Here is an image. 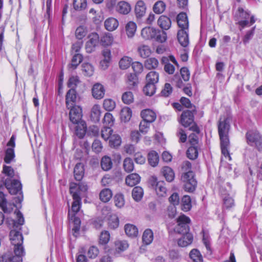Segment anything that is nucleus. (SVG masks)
Here are the masks:
<instances>
[{
    "label": "nucleus",
    "mask_w": 262,
    "mask_h": 262,
    "mask_svg": "<svg viewBox=\"0 0 262 262\" xmlns=\"http://www.w3.org/2000/svg\"><path fill=\"white\" fill-rule=\"evenodd\" d=\"M77 186L71 185L70 188V193L72 194L74 201L72 203L71 210L69 211V217L71 220L75 217V214L79 211L81 206V199L79 192L76 191Z\"/></svg>",
    "instance_id": "nucleus-5"
},
{
    "label": "nucleus",
    "mask_w": 262,
    "mask_h": 262,
    "mask_svg": "<svg viewBox=\"0 0 262 262\" xmlns=\"http://www.w3.org/2000/svg\"><path fill=\"white\" fill-rule=\"evenodd\" d=\"M88 39L85 44V49L87 52L91 53L98 43L99 37L97 33H92L88 36Z\"/></svg>",
    "instance_id": "nucleus-10"
},
{
    "label": "nucleus",
    "mask_w": 262,
    "mask_h": 262,
    "mask_svg": "<svg viewBox=\"0 0 262 262\" xmlns=\"http://www.w3.org/2000/svg\"><path fill=\"white\" fill-rule=\"evenodd\" d=\"M127 83L129 89H133L137 86L138 78L136 74L129 73L127 75Z\"/></svg>",
    "instance_id": "nucleus-29"
},
{
    "label": "nucleus",
    "mask_w": 262,
    "mask_h": 262,
    "mask_svg": "<svg viewBox=\"0 0 262 262\" xmlns=\"http://www.w3.org/2000/svg\"><path fill=\"white\" fill-rule=\"evenodd\" d=\"M131 6L130 4L125 1L119 2L116 6V11L122 14L126 15L130 12Z\"/></svg>",
    "instance_id": "nucleus-20"
},
{
    "label": "nucleus",
    "mask_w": 262,
    "mask_h": 262,
    "mask_svg": "<svg viewBox=\"0 0 262 262\" xmlns=\"http://www.w3.org/2000/svg\"><path fill=\"white\" fill-rule=\"evenodd\" d=\"M109 139V145L111 147H117L119 146L121 143V137L118 135H112Z\"/></svg>",
    "instance_id": "nucleus-49"
},
{
    "label": "nucleus",
    "mask_w": 262,
    "mask_h": 262,
    "mask_svg": "<svg viewBox=\"0 0 262 262\" xmlns=\"http://www.w3.org/2000/svg\"><path fill=\"white\" fill-rule=\"evenodd\" d=\"M193 112V111L187 110L182 113L181 116L180 123L183 126L188 127L193 123L194 116Z\"/></svg>",
    "instance_id": "nucleus-11"
},
{
    "label": "nucleus",
    "mask_w": 262,
    "mask_h": 262,
    "mask_svg": "<svg viewBox=\"0 0 262 262\" xmlns=\"http://www.w3.org/2000/svg\"><path fill=\"white\" fill-rule=\"evenodd\" d=\"M118 20L114 17H110L104 21V27L109 31L115 30L118 27Z\"/></svg>",
    "instance_id": "nucleus-25"
},
{
    "label": "nucleus",
    "mask_w": 262,
    "mask_h": 262,
    "mask_svg": "<svg viewBox=\"0 0 262 262\" xmlns=\"http://www.w3.org/2000/svg\"><path fill=\"white\" fill-rule=\"evenodd\" d=\"M166 8L165 4L161 1L157 2L154 5L153 11L156 14H161L164 12Z\"/></svg>",
    "instance_id": "nucleus-54"
},
{
    "label": "nucleus",
    "mask_w": 262,
    "mask_h": 262,
    "mask_svg": "<svg viewBox=\"0 0 262 262\" xmlns=\"http://www.w3.org/2000/svg\"><path fill=\"white\" fill-rule=\"evenodd\" d=\"M235 18L240 30L252 25L255 22L254 16L251 15L248 11H245L242 8H238L235 14Z\"/></svg>",
    "instance_id": "nucleus-4"
},
{
    "label": "nucleus",
    "mask_w": 262,
    "mask_h": 262,
    "mask_svg": "<svg viewBox=\"0 0 262 262\" xmlns=\"http://www.w3.org/2000/svg\"><path fill=\"white\" fill-rule=\"evenodd\" d=\"M4 184L11 194H15L21 190V184L17 180L7 178L4 181Z\"/></svg>",
    "instance_id": "nucleus-8"
},
{
    "label": "nucleus",
    "mask_w": 262,
    "mask_h": 262,
    "mask_svg": "<svg viewBox=\"0 0 262 262\" xmlns=\"http://www.w3.org/2000/svg\"><path fill=\"white\" fill-rule=\"evenodd\" d=\"M191 164L189 161L183 163L182 168L186 171L182 175L181 180L184 183V189L187 192H193L197 185V181L194 178V173L190 170Z\"/></svg>",
    "instance_id": "nucleus-2"
},
{
    "label": "nucleus",
    "mask_w": 262,
    "mask_h": 262,
    "mask_svg": "<svg viewBox=\"0 0 262 262\" xmlns=\"http://www.w3.org/2000/svg\"><path fill=\"white\" fill-rule=\"evenodd\" d=\"M230 119L229 117L221 118L218 124V132L221 141L222 154L225 158H228L229 161L231 160V157L228 151L229 145L228 134L230 128Z\"/></svg>",
    "instance_id": "nucleus-1"
},
{
    "label": "nucleus",
    "mask_w": 262,
    "mask_h": 262,
    "mask_svg": "<svg viewBox=\"0 0 262 262\" xmlns=\"http://www.w3.org/2000/svg\"><path fill=\"white\" fill-rule=\"evenodd\" d=\"M92 91L93 97L96 99H100L104 97L105 91L103 85L100 83L95 84Z\"/></svg>",
    "instance_id": "nucleus-19"
},
{
    "label": "nucleus",
    "mask_w": 262,
    "mask_h": 262,
    "mask_svg": "<svg viewBox=\"0 0 262 262\" xmlns=\"http://www.w3.org/2000/svg\"><path fill=\"white\" fill-rule=\"evenodd\" d=\"M8 147L5 151V156L4 157V161L7 164L10 163L13 161L15 158L14 147L15 146V137L12 135L7 144Z\"/></svg>",
    "instance_id": "nucleus-7"
},
{
    "label": "nucleus",
    "mask_w": 262,
    "mask_h": 262,
    "mask_svg": "<svg viewBox=\"0 0 262 262\" xmlns=\"http://www.w3.org/2000/svg\"><path fill=\"white\" fill-rule=\"evenodd\" d=\"M147 160L150 165L152 167H156L158 164L159 161L158 154L154 150L149 151L148 154Z\"/></svg>",
    "instance_id": "nucleus-28"
},
{
    "label": "nucleus",
    "mask_w": 262,
    "mask_h": 262,
    "mask_svg": "<svg viewBox=\"0 0 262 262\" xmlns=\"http://www.w3.org/2000/svg\"><path fill=\"white\" fill-rule=\"evenodd\" d=\"M151 184L154 187L157 195L159 196H164L166 195L167 189L164 181L158 182L156 178H153Z\"/></svg>",
    "instance_id": "nucleus-12"
},
{
    "label": "nucleus",
    "mask_w": 262,
    "mask_h": 262,
    "mask_svg": "<svg viewBox=\"0 0 262 262\" xmlns=\"http://www.w3.org/2000/svg\"><path fill=\"white\" fill-rule=\"evenodd\" d=\"M123 168L124 170L127 172H130L134 170V164L132 159L126 158L124 160Z\"/></svg>",
    "instance_id": "nucleus-55"
},
{
    "label": "nucleus",
    "mask_w": 262,
    "mask_h": 262,
    "mask_svg": "<svg viewBox=\"0 0 262 262\" xmlns=\"http://www.w3.org/2000/svg\"><path fill=\"white\" fill-rule=\"evenodd\" d=\"M113 129L110 127H104L101 132V137L104 140H107L112 135Z\"/></svg>",
    "instance_id": "nucleus-61"
},
{
    "label": "nucleus",
    "mask_w": 262,
    "mask_h": 262,
    "mask_svg": "<svg viewBox=\"0 0 262 262\" xmlns=\"http://www.w3.org/2000/svg\"><path fill=\"white\" fill-rule=\"evenodd\" d=\"M183 236L178 241V244L182 247H187L190 245L193 241V236L191 233L183 234Z\"/></svg>",
    "instance_id": "nucleus-24"
},
{
    "label": "nucleus",
    "mask_w": 262,
    "mask_h": 262,
    "mask_svg": "<svg viewBox=\"0 0 262 262\" xmlns=\"http://www.w3.org/2000/svg\"><path fill=\"white\" fill-rule=\"evenodd\" d=\"M137 52L139 56L143 58L149 57L151 54L150 47L146 45L142 44L138 46Z\"/></svg>",
    "instance_id": "nucleus-23"
},
{
    "label": "nucleus",
    "mask_w": 262,
    "mask_h": 262,
    "mask_svg": "<svg viewBox=\"0 0 262 262\" xmlns=\"http://www.w3.org/2000/svg\"><path fill=\"white\" fill-rule=\"evenodd\" d=\"M190 129L194 132L188 136L189 142L191 146H196L199 147V137L198 135L200 133L199 129L196 125L193 124L190 127Z\"/></svg>",
    "instance_id": "nucleus-13"
},
{
    "label": "nucleus",
    "mask_w": 262,
    "mask_h": 262,
    "mask_svg": "<svg viewBox=\"0 0 262 262\" xmlns=\"http://www.w3.org/2000/svg\"><path fill=\"white\" fill-rule=\"evenodd\" d=\"M158 24L162 29L167 30L171 27V22L169 17L165 15H161L158 20Z\"/></svg>",
    "instance_id": "nucleus-26"
},
{
    "label": "nucleus",
    "mask_w": 262,
    "mask_h": 262,
    "mask_svg": "<svg viewBox=\"0 0 262 262\" xmlns=\"http://www.w3.org/2000/svg\"><path fill=\"white\" fill-rule=\"evenodd\" d=\"M141 35L145 40L154 39L157 41L161 43L165 42L167 39V34L165 32L150 27L142 29Z\"/></svg>",
    "instance_id": "nucleus-3"
},
{
    "label": "nucleus",
    "mask_w": 262,
    "mask_h": 262,
    "mask_svg": "<svg viewBox=\"0 0 262 262\" xmlns=\"http://www.w3.org/2000/svg\"><path fill=\"white\" fill-rule=\"evenodd\" d=\"M156 85L152 83L147 82L143 89L144 93L147 96H152L156 92Z\"/></svg>",
    "instance_id": "nucleus-52"
},
{
    "label": "nucleus",
    "mask_w": 262,
    "mask_h": 262,
    "mask_svg": "<svg viewBox=\"0 0 262 262\" xmlns=\"http://www.w3.org/2000/svg\"><path fill=\"white\" fill-rule=\"evenodd\" d=\"M191 207V199L189 196L184 195L182 199V209L184 211H187Z\"/></svg>",
    "instance_id": "nucleus-53"
},
{
    "label": "nucleus",
    "mask_w": 262,
    "mask_h": 262,
    "mask_svg": "<svg viewBox=\"0 0 262 262\" xmlns=\"http://www.w3.org/2000/svg\"><path fill=\"white\" fill-rule=\"evenodd\" d=\"M132 116V112L128 107H123L120 113V118L122 121L128 122L130 120Z\"/></svg>",
    "instance_id": "nucleus-37"
},
{
    "label": "nucleus",
    "mask_w": 262,
    "mask_h": 262,
    "mask_svg": "<svg viewBox=\"0 0 262 262\" xmlns=\"http://www.w3.org/2000/svg\"><path fill=\"white\" fill-rule=\"evenodd\" d=\"M132 62V59L128 56L123 57L119 61V67L122 70L128 69Z\"/></svg>",
    "instance_id": "nucleus-48"
},
{
    "label": "nucleus",
    "mask_w": 262,
    "mask_h": 262,
    "mask_svg": "<svg viewBox=\"0 0 262 262\" xmlns=\"http://www.w3.org/2000/svg\"><path fill=\"white\" fill-rule=\"evenodd\" d=\"M143 195V190L139 186L135 187L132 190V196L136 201H140Z\"/></svg>",
    "instance_id": "nucleus-47"
},
{
    "label": "nucleus",
    "mask_w": 262,
    "mask_h": 262,
    "mask_svg": "<svg viewBox=\"0 0 262 262\" xmlns=\"http://www.w3.org/2000/svg\"><path fill=\"white\" fill-rule=\"evenodd\" d=\"M159 64L158 60L155 58H150L145 62V67L148 69L156 68Z\"/></svg>",
    "instance_id": "nucleus-58"
},
{
    "label": "nucleus",
    "mask_w": 262,
    "mask_h": 262,
    "mask_svg": "<svg viewBox=\"0 0 262 262\" xmlns=\"http://www.w3.org/2000/svg\"><path fill=\"white\" fill-rule=\"evenodd\" d=\"M188 30L180 29L177 33V37L179 43L184 47L189 44Z\"/></svg>",
    "instance_id": "nucleus-16"
},
{
    "label": "nucleus",
    "mask_w": 262,
    "mask_h": 262,
    "mask_svg": "<svg viewBox=\"0 0 262 262\" xmlns=\"http://www.w3.org/2000/svg\"><path fill=\"white\" fill-rule=\"evenodd\" d=\"M74 177L76 180L80 181L84 174V169L81 163H78L76 165L74 169Z\"/></svg>",
    "instance_id": "nucleus-36"
},
{
    "label": "nucleus",
    "mask_w": 262,
    "mask_h": 262,
    "mask_svg": "<svg viewBox=\"0 0 262 262\" xmlns=\"http://www.w3.org/2000/svg\"><path fill=\"white\" fill-rule=\"evenodd\" d=\"M247 139L249 143H256L261 140V136L259 133L257 132H249L246 135Z\"/></svg>",
    "instance_id": "nucleus-34"
},
{
    "label": "nucleus",
    "mask_w": 262,
    "mask_h": 262,
    "mask_svg": "<svg viewBox=\"0 0 262 262\" xmlns=\"http://www.w3.org/2000/svg\"><path fill=\"white\" fill-rule=\"evenodd\" d=\"M110 235L107 231L104 230L102 231L99 236V243L102 245H105L110 241Z\"/></svg>",
    "instance_id": "nucleus-57"
},
{
    "label": "nucleus",
    "mask_w": 262,
    "mask_h": 262,
    "mask_svg": "<svg viewBox=\"0 0 262 262\" xmlns=\"http://www.w3.org/2000/svg\"><path fill=\"white\" fill-rule=\"evenodd\" d=\"M119 224V219L117 215L111 214L108 219V225L112 229L117 228Z\"/></svg>",
    "instance_id": "nucleus-51"
},
{
    "label": "nucleus",
    "mask_w": 262,
    "mask_h": 262,
    "mask_svg": "<svg viewBox=\"0 0 262 262\" xmlns=\"http://www.w3.org/2000/svg\"><path fill=\"white\" fill-rule=\"evenodd\" d=\"M190 219L185 215H181L177 219L178 224L175 228V231L180 234H186L190 233L189 224Z\"/></svg>",
    "instance_id": "nucleus-6"
},
{
    "label": "nucleus",
    "mask_w": 262,
    "mask_h": 262,
    "mask_svg": "<svg viewBox=\"0 0 262 262\" xmlns=\"http://www.w3.org/2000/svg\"><path fill=\"white\" fill-rule=\"evenodd\" d=\"M103 105L105 110L112 111L115 108L116 103L113 100L107 99L104 100Z\"/></svg>",
    "instance_id": "nucleus-62"
},
{
    "label": "nucleus",
    "mask_w": 262,
    "mask_h": 262,
    "mask_svg": "<svg viewBox=\"0 0 262 262\" xmlns=\"http://www.w3.org/2000/svg\"><path fill=\"white\" fill-rule=\"evenodd\" d=\"M10 239L12 244L14 246L22 244L23 237L22 234L18 231L12 230L10 232Z\"/></svg>",
    "instance_id": "nucleus-18"
},
{
    "label": "nucleus",
    "mask_w": 262,
    "mask_h": 262,
    "mask_svg": "<svg viewBox=\"0 0 262 262\" xmlns=\"http://www.w3.org/2000/svg\"><path fill=\"white\" fill-rule=\"evenodd\" d=\"M113 163L111 158L108 156L102 157L101 161V166L103 170H109L112 167Z\"/></svg>",
    "instance_id": "nucleus-42"
},
{
    "label": "nucleus",
    "mask_w": 262,
    "mask_h": 262,
    "mask_svg": "<svg viewBox=\"0 0 262 262\" xmlns=\"http://www.w3.org/2000/svg\"><path fill=\"white\" fill-rule=\"evenodd\" d=\"M100 199L103 202H107L112 197V193L110 189H104L99 194Z\"/></svg>",
    "instance_id": "nucleus-44"
},
{
    "label": "nucleus",
    "mask_w": 262,
    "mask_h": 262,
    "mask_svg": "<svg viewBox=\"0 0 262 262\" xmlns=\"http://www.w3.org/2000/svg\"><path fill=\"white\" fill-rule=\"evenodd\" d=\"M77 98L76 92L74 89H70L67 93L66 96V103L67 107L70 109L75 106Z\"/></svg>",
    "instance_id": "nucleus-14"
},
{
    "label": "nucleus",
    "mask_w": 262,
    "mask_h": 262,
    "mask_svg": "<svg viewBox=\"0 0 262 262\" xmlns=\"http://www.w3.org/2000/svg\"><path fill=\"white\" fill-rule=\"evenodd\" d=\"M81 84V81L78 76H72L69 78L67 85L70 89H74V90H75V89Z\"/></svg>",
    "instance_id": "nucleus-39"
},
{
    "label": "nucleus",
    "mask_w": 262,
    "mask_h": 262,
    "mask_svg": "<svg viewBox=\"0 0 262 262\" xmlns=\"http://www.w3.org/2000/svg\"><path fill=\"white\" fill-rule=\"evenodd\" d=\"M140 181V177L137 173H134L127 176L125 179L126 184L130 187L137 184Z\"/></svg>",
    "instance_id": "nucleus-27"
},
{
    "label": "nucleus",
    "mask_w": 262,
    "mask_h": 262,
    "mask_svg": "<svg viewBox=\"0 0 262 262\" xmlns=\"http://www.w3.org/2000/svg\"><path fill=\"white\" fill-rule=\"evenodd\" d=\"M140 115L143 120L149 123L154 122L157 118L156 113L150 109H145L142 111Z\"/></svg>",
    "instance_id": "nucleus-17"
},
{
    "label": "nucleus",
    "mask_w": 262,
    "mask_h": 262,
    "mask_svg": "<svg viewBox=\"0 0 262 262\" xmlns=\"http://www.w3.org/2000/svg\"><path fill=\"white\" fill-rule=\"evenodd\" d=\"M190 257L194 262H203V257L197 249H193L190 251Z\"/></svg>",
    "instance_id": "nucleus-56"
},
{
    "label": "nucleus",
    "mask_w": 262,
    "mask_h": 262,
    "mask_svg": "<svg viewBox=\"0 0 262 262\" xmlns=\"http://www.w3.org/2000/svg\"><path fill=\"white\" fill-rule=\"evenodd\" d=\"M177 23L181 29L188 30V20L185 13H180L177 16Z\"/></svg>",
    "instance_id": "nucleus-21"
},
{
    "label": "nucleus",
    "mask_w": 262,
    "mask_h": 262,
    "mask_svg": "<svg viewBox=\"0 0 262 262\" xmlns=\"http://www.w3.org/2000/svg\"><path fill=\"white\" fill-rule=\"evenodd\" d=\"M82 71L84 75L91 76L94 73V68L91 64L88 62H84L82 64Z\"/></svg>",
    "instance_id": "nucleus-45"
},
{
    "label": "nucleus",
    "mask_w": 262,
    "mask_h": 262,
    "mask_svg": "<svg viewBox=\"0 0 262 262\" xmlns=\"http://www.w3.org/2000/svg\"><path fill=\"white\" fill-rule=\"evenodd\" d=\"M87 30L83 26H79L75 31V36L78 39H81L85 37L87 34Z\"/></svg>",
    "instance_id": "nucleus-59"
},
{
    "label": "nucleus",
    "mask_w": 262,
    "mask_h": 262,
    "mask_svg": "<svg viewBox=\"0 0 262 262\" xmlns=\"http://www.w3.org/2000/svg\"><path fill=\"white\" fill-rule=\"evenodd\" d=\"M3 172L11 179L14 176L17 177V174L15 173L14 169L11 166L4 165Z\"/></svg>",
    "instance_id": "nucleus-64"
},
{
    "label": "nucleus",
    "mask_w": 262,
    "mask_h": 262,
    "mask_svg": "<svg viewBox=\"0 0 262 262\" xmlns=\"http://www.w3.org/2000/svg\"><path fill=\"white\" fill-rule=\"evenodd\" d=\"M161 173L168 182H171L174 178L173 170L168 166H164L161 169Z\"/></svg>",
    "instance_id": "nucleus-30"
},
{
    "label": "nucleus",
    "mask_w": 262,
    "mask_h": 262,
    "mask_svg": "<svg viewBox=\"0 0 262 262\" xmlns=\"http://www.w3.org/2000/svg\"><path fill=\"white\" fill-rule=\"evenodd\" d=\"M0 207L5 213H10L13 209L11 206L7 207V200L4 194L2 192H0Z\"/></svg>",
    "instance_id": "nucleus-41"
},
{
    "label": "nucleus",
    "mask_w": 262,
    "mask_h": 262,
    "mask_svg": "<svg viewBox=\"0 0 262 262\" xmlns=\"http://www.w3.org/2000/svg\"><path fill=\"white\" fill-rule=\"evenodd\" d=\"M124 230L126 234L130 237H136L138 235V228L134 225L126 224L125 225Z\"/></svg>",
    "instance_id": "nucleus-35"
},
{
    "label": "nucleus",
    "mask_w": 262,
    "mask_h": 262,
    "mask_svg": "<svg viewBox=\"0 0 262 262\" xmlns=\"http://www.w3.org/2000/svg\"><path fill=\"white\" fill-rule=\"evenodd\" d=\"M122 100L125 104H130L134 101V96L131 92H126L122 96Z\"/></svg>",
    "instance_id": "nucleus-60"
},
{
    "label": "nucleus",
    "mask_w": 262,
    "mask_h": 262,
    "mask_svg": "<svg viewBox=\"0 0 262 262\" xmlns=\"http://www.w3.org/2000/svg\"><path fill=\"white\" fill-rule=\"evenodd\" d=\"M76 124L75 128V134L79 138H83L86 131V125L85 121H81L79 122H77L75 123Z\"/></svg>",
    "instance_id": "nucleus-22"
},
{
    "label": "nucleus",
    "mask_w": 262,
    "mask_h": 262,
    "mask_svg": "<svg viewBox=\"0 0 262 262\" xmlns=\"http://www.w3.org/2000/svg\"><path fill=\"white\" fill-rule=\"evenodd\" d=\"M101 115L100 107L98 104H95L91 108V118L94 122L100 120Z\"/></svg>",
    "instance_id": "nucleus-31"
},
{
    "label": "nucleus",
    "mask_w": 262,
    "mask_h": 262,
    "mask_svg": "<svg viewBox=\"0 0 262 262\" xmlns=\"http://www.w3.org/2000/svg\"><path fill=\"white\" fill-rule=\"evenodd\" d=\"M154 239V233L150 229H146L142 235L143 242L148 245L150 244Z\"/></svg>",
    "instance_id": "nucleus-33"
},
{
    "label": "nucleus",
    "mask_w": 262,
    "mask_h": 262,
    "mask_svg": "<svg viewBox=\"0 0 262 262\" xmlns=\"http://www.w3.org/2000/svg\"><path fill=\"white\" fill-rule=\"evenodd\" d=\"M114 41V37L111 33H107L104 34L100 39V42L103 46H108L112 44Z\"/></svg>",
    "instance_id": "nucleus-40"
},
{
    "label": "nucleus",
    "mask_w": 262,
    "mask_h": 262,
    "mask_svg": "<svg viewBox=\"0 0 262 262\" xmlns=\"http://www.w3.org/2000/svg\"><path fill=\"white\" fill-rule=\"evenodd\" d=\"M114 203L116 206L121 208L125 204L123 194H117L114 197Z\"/></svg>",
    "instance_id": "nucleus-63"
},
{
    "label": "nucleus",
    "mask_w": 262,
    "mask_h": 262,
    "mask_svg": "<svg viewBox=\"0 0 262 262\" xmlns=\"http://www.w3.org/2000/svg\"><path fill=\"white\" fill-rule=\"evenodd\" d=\"M136 30L137 25L135 22L130 21L126 24L125 26V31L128 37H133L136 32Z\"/></svg>",
    "instance_id": "nucleus-32"
},
{
    "label": "nucleus",
    "mask_w": 262,
    "mask_h": 262,
    "mask_svg": "<svg viewBox=\"0 0 262 262\" xmlns=\"http://www.w3.org/2000/svg\"><path fill=\"white\" fill-rule=\"evenodd\" d=\"M70 109V119L73 124L82 121L81 120L82 116V108L79 106L75 105Z\"/></svg>",
    "instance_id": "nucleus-9"
},
{
    "label": "nucleus",
    "mask_w": 262,
    "mask_h": 262,
    "mask_svg": "<svg viewBox=\"0 0 262 262\" xmlns=\"http://www.w3.org/2000/svg\"><path fill=\"white\" fill-rule=\"evenodd\" d=\"M82 56L80 54H76L73 56L71 63L68 65L69 69H75L77 66L82 61Z\"/></svg>",
    "instance_id": "nucleus-46"
},
{
    "label": "nucleus",
    "mask_w": 262,
    "mask_h": 262,
    "mask_svg": "<svg viewBox=\"0 0 262 262\" xmlns=\"http://www.w3.org/2000/svg\"><path fill=\"white\" fill-rule=\"evenodd\" d=\"M146 82L156 84L159 81V74L155 71L149 72L146 76Z\"/></svg>",
    "instance_id": "nucleus-43"
},
{
    "label": "nucleus",
    "mask_w": 262,
    "mask_h": 262,
    "mask_svg": "<svg viewBox=\"0 0 262 262\" xmlns=\"http://www.w3.org/2000/svg\"><path fill=\"white\" fill-rule=\"evenodd\" d=\"M198 147L196 146H191L187 150V157L191 160L195 159L198 156Z\"/></svg>",
    "instance_id": "nucleus-50"
},
{
    "label": "nucleus",
    "mask_w": 262,
    "mask_h": 262,
    "mask_svg": "<svg viewBox=\"0 0 262 262\" xmlns=\"http://www.w3.org/2000/svg\"><path fill=\"white\" fill-rule=\"evenodd\" d=\"M73 8L77 11H82L87 7L86 0H74L73 3Z\"/></svg>",
    "instance_id": "nucleus-38"
},
{
    "label": "nucleus",
    "mask_w": 262,
    "mask_h": 262,
    "mask_svg": "<svg viewBox=\"0 0 262 262\" xmlns=\"http://www.w3.org/2000/svg\"><path fill=\"white\" fill-rule=\"evenodd\" d=\"M146 11L145 3L141 0L138 1L135 7V13L137 18H141L144 16Z\"/></svg>",
    "instance_id": "nucleus-15"
}]
</instances>
